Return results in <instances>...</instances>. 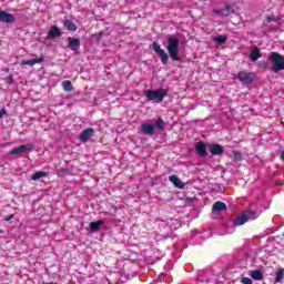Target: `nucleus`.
I'll use <instances>...</instances> for the list:
<instances>
[{"label": "nucleus", "mask_w": 284, "mask_h": 284, "mask_svg": "<svg viewBox=\"0 0 284 284\" xmlns=\"http://www.w3.org/2000/svg\"><path fill=\"white\" fill-rule=\"evenodd\" d=\"M268 63H272L270 71L273 74H278V72H283L284 70V55L273 51L268 55Z\"/></svg>", "instance_id": "nucleus-1"}, {"label": "nucleus", "mask_w": 284, "mask_h": 284, "mask_svg": "<svg viewBox=\"0 0 284 284\" xmlns=\"http://www.w3.org/2000/svg\"><path fill=\"white\" fill-rule=\"evenodd\" d=\"M256 219H258V213H256V211L247 210L235 217L233 225H235V227H241V225H245L248 221H256Z\"/></svg>", "instance_id": "nucleus-2"}, {"label": "nucleus", "mask_w": 284, "mask_h": 284, "mask_svg": "<svg viewBox=\"0 0 284 284\" xmlns=\"http://www.w3.org/2000/svg\"><path fill=\"white\" fill-rule=\"evenodd\" d=\"M166 50L169 52V57H171L172 61H181V57L179 55V39L174 37L168 38Z\"/></svg>", "instance_id": "nucleus-3"}, {"label": "nucleus", "mask_w": 284, "mask_h": 284, "mask_svg": "<svg viewBox=\"0 0 284 284\" xmlns=\"http://www.w3.org/2000/svg\"><path fill=\"white\" fill-rule=\"evenodd\" d=\"M144 97H146L148 101H154L155 103H163V99L168 97V90L165 89L145 90Z\"/></svg>", "instance_id": "nucleus-4"}, {"label": "nucleus", "mask_w": 284, "mask_h": 284, "mask_svg": "<svg viewBox=\"0 0 284 284\" xmlns=\"http://www.w3.org/2000/svg\"><path fill=\"white\" fill-rule=\"evenodd\" d=\"M153 51L160 57L161 63L163 65H168V61H170V55H168V52L161 48V44L153 42L152 43Z\"/></svg>", "instance_id": "nucleus-5"}, {"label": "nucleus", "mask_w": 284, "mask_h": 284, "mask_svg": "<svg viewBox=\"0 0 284 284\" xmlns=\"http://www.w3.org/2000/svg\"><path fill=\"white\" fill-rule=\"evenodd\" d=\"M237 79L244 85H252V83H254V73H250L247 71H240L237 73Z\"/></svg>", "instance_id": "nucleus-6"}, {"label": "nucleus", "mask_w": 284, "mask_h": 284, "mask_svg": "<svg viewBox=\"0 0 284 284\" xmlns=\"http://www.w3.org/2000/svg\"><path fill=\"white\" fill-rule=\"evenodd\" d=\"M32 150H34V144L27 143V144H22L20 146L13 148L10 151V154H23V152H32Z\"/></svg>", "instance_id": "nucleus-7"}, {"label": "nucleus", "mask_w": 284, "mask_h": 284, "mask_svg": "<svg viewBox=\"0 0 284 284\" xmlns=\"http://www.w3.org/2000/svg\"><path fill=\"white\" fill-rule=\"evenodd\" d=\"M95 134V131L93 128H89V129H85L83 130L80 135H79V140L82 142V143H88V141H90V139H92V136H94Z\"/></svg>", "instance_id": "nucleus-8"}, {"label": "nucleus", "mask_w": 284, "mask_h": 284, "mask_svg": "<svg viewBox=\"0 0 284 284\" xmlns=\"http://www.w3.org/2000/svg\"><path fill=\"white\" fill-rule=\"evenodd\" d=\"M14 21H17V18H14V14L8 13L7 11H3V9H0L1 23H14Z\"/></svg>", "instance_id": "nucleus-9"}, {"label": "nucleus", "mask_w": 284, "mask_h": 284, "mask_svg": "<svg viewBox=\"0 0 284 284\" xmlns=\"http://www.w3.org/2000/svg\"><path fill=\"white\" fill-rule=\"evenodd\" d=\"M63 32L61 31V28H59L57 24L51 26L50 30L47 33L48 39H59Z\"/></svg>", "instance_id": "nucleus-10"}, {"label": "nucleus", "mask_w": 284, "mask_h": 284, "mask_svg": "<svg viewBox=\"0 0 284 284\" xmlns=\"http://www.w3.org/2000/svg\"><path fill=\"white\" fill-rule=\"evenodd\" d=\"M80 47H81V40H79V38H72V37L68 38L67 48H69L70 50H72L74 52V51H77V48H80Z\"/></svg>", "instance_id": "nucleus-11"}, {"label": "nucleus", "mask_w": 284, "mask_h": 284, "mask_svg": "<svg viewBox=\"0 0 284 284\" xmlns=\"http://www.w3.org/2000/svg\"><path fill=\"white\" fill-rule=\"evenodd\" d=\"M169 181L171 183H173V185L175 187H178V190H184L185 189V183H183V181H181V179L176 175L169 176Z\"/></svg>", "instance_id": "nucleus-12"}, {"label": "nucleus", "mask_w": 284, "mask_h": 284, "mask_svg": "<svg viewBox=\"0 0 284 284\" xmlns=\"http://www.w3.org/2000/svg\"><path fill=\"white\" fill-rule=\"evenodd\" d=\"M142 134H146L148 136H152L154 134V124L142 123L141 124Z\"/></svg>", "instance_id": "nucleus-13"}, {"label": "nucleus", "mask_w": 284, "mask_h": 284, "mask_svg": "<svg viewBox=\"0 0 284 284\" xmlns=\"http://www.w3.org/2000/svg\"><path fill=\"white\" fill-rule=\"evenodd\" d=\"M195 150L200 156L207 155V144H205V142H197L195 145Z\"/></svg>", "instance_id": "nucleus-14"}, {"label": "nucleus", "mask_w": 284, "mask_h": 284, "mask_svg": "<svg viewBox=\"0 0 284 284\" xmlns=\"http://www.w3.org/2000/svg\"><path fill=\"white\" fill-rule=\"evenodd\" d=\"M210 150H211V154H213V156H219L225 152V149L223 148V145H220V144L211 145Z\"/></svg>", "instance_id": "nucleus-15"}, {"label": "nucleus", "mask_w": 284, "mask_h": 284, "mask_svg": "<svg viewBox=\"0 0 284 284\" xmlns=\"http://www.w3.org/2000/svg\"><path fill=\"white\" fill-rule=\"evenodd\" d=\"M45 61L44 57H40L38 59H31V60H23L21 62V65H37V63H43Z\"/></svg>", "instance_id": "nucleus-16"}, {"label": "nucleus", "mask_w": 284, "mask_h": 284, "mask_svg": "<svg viewBox=\"0 0 284 284\" xmlns=\"http://www.w3.org/2000/svg\"><path fill=\"white\" fill-rule=\"evenodd\" d=\"M263 57V54L261 53V49L258 48H254L252 51H251V54H250V60L255 62V61H258V59H261Z\"/></svg>", "instance_id": "nucleus-17"}, {"label": "nucleus", "mask_w": 284, "mask_h": 284, "mask_svg": "<svg viewBox=\"0 0 284 284\" xmlns=\"http://www.w3.org/2000/svg\"><path fill=\"white\" fill-rule=\"evenodd\" d=\"M224 210H227V205L221 201L215 202L212 206V212H223Z\"/></svg>", "instance_id": "nucleus-18"}, {"label": "nucleus", "mask_w": 284, "mask_h": 284, "mask_svg": "<svg viewBox=\"0 0 284 284\" xmlns=\"http://www.w3.org/2000/svg\"><path fill=\"white\" fill-rule=\"evenodd\" d=\"M64 28L69 30V32H77V24L72 20H63L62 21Z\"/></svg>", "instance_id": "nucleus-19"}, {"label": "nucleus", "mask_w": 284, "mask_h": 284, "mask_svg": "<svg viewBox=\"0 0 284 284\" xmlns=\"http://www.w3.org/2000/svg\"><path fill=\"white\" fill-rule=\"evenodd\" d=\"M230 10H232V6L226 4L224 9L214 10V12H216V14H221V17H230V14H232Z\"/></svg>", "instance_id": "nucleus-20"}, {"label": "nucleus", "mask_w": 284, "mask_h": 284, "mask_svg": "<svg viewBox=\"0 0 284 284\" xmlns=\"http://www.w3.org/2000/svg\"><path fill=\"white\" fill-rule=\"evenodd\" d=\"M105 222L103 220H98L95 222H91L90 223V230L91 232H99V230L101 229V225H104Z\"/></svg>", "instance_id": "nucleus-21"}, {"label": "nucleus", "mask_w": 284, "mask_h": 284, "mask_svg": "<svg viewBox=\"0 0 284 284\" xmlns=\"http://www.w3.org/2000/svg\"><path fill=\"white\" fill-rule=\"evenodd\" d=\"M48 174L49 173L45 171H38L31 175V181H39V179H45Z\"/></svg>", "instance_id": "nucleus-22"}, {"label": "nucleus", "mask_w": 284, "mask_h": 284, "mask_svg": "<svg viewBox=\"0 0 284 284\" xmlns=\"http://www.w3.org/2000/svg\"><path fill=\"white\" fill-rule=\"evenodd\" d=\"M250 276L254 281H263V273L258 270L250 271Z\"/></svg>", "instance_id": "nucleus-23"}, {"label": "nucleus", "mask_w": 284, "mask_h": 284, "mask_svg": "<svg viewBox=\"0 0 284 284\" xmlns=\"http://www.w3.org/2000/svg\"><path fill=\"white\" fill-rule=\"evenodd\" d=\"M62 88H63L64 92H72L74 90V87H72V82L70 80L63 81Z\"/></svg>", "instance_id": "nucleus-24"}, {"label": "nucleus", "mask_w": 284, "mask_h": 284, "mask_svg": "<svg viewBox=\"0 0 284 284\" xmlns=\"http://www.w3.org/2000/svg\"><path fill=\"white\" fill-rule=\"evenodd\" d=\"M153 125H154V128H159V130L161 132H163V130H165V122L163 121V118H159Z\"/></svg>", "instance_id": "nucleus-25"}, {"label": "nucleus", "mask_w": 284, "mask_h": 284, "mask_svg": "<svg viewBox=\"0 0 284 284\" xmlns=\"http://www.w3.org/2000/svg\"><path fill=\"white\" fill-rule=\"evenodd\" d=\"M284 278V268H280L275 276V283H283Z\"/></svg>", "instance_id": "nucleus-26"}, {"label": "nucleus", "mask_w": 284, "mask_h": 284, "mask_svg": "<svg viewBox=\"0 0 284 284\" xmlns=\"http://www.w3.org/2000/svg\"><path fill=\"white\" fill-rule=\"evenodd\" d=\"M59 176H68L70 174V169L61 168L57 170Z\"/></svg>", "instance_id": "nucleus-27"}, {"label": "nucleus", "mask_w": 284, "mask_h": 284, "mask_svg": "<svg viewBox=\"0 0 284 284\" xmlns=\"http://www.w3.org/2000/svg\"><path fill=\"white\" fill-rule=\"evenodd\" d=\"M214 41H215V43H220V45H223V43L227 42V37H225V36H217L214 39Z\"/></svg>", "instance_id": "nucleus-28"}, {"label": "nucleus", "mask_w": 284, "mask_h": 284, "mask_svg": "<svg viewBox=\"0 0 284 284\" xmlns=\"http://www.w3.org/2000/svg\"><path fill=\"white\" fill-rule=\"evenodd\" d=\"M258 68H261V70H270V62L263 60L258 63Z\"/></svg>", "instance_id": "nucleus-29"}, {"label": "nucleus", "mask_w": 284, "mask_h": 284, "mask_svg": "<svg viewBox=\"0 0 284 284\" xmlns=\"http://www.w3.org/2000/svg\"><path fill=\"white\" fill-rule=\"evenodd\" d=\"M233 160L234 161H243V154L239 151H233Z\"/></svg>", "instance_id": "nucleus-30"}, {"label": "nucleus", "mask_w": 284, "mask_h": 284, "mask_svg": "<svg viewBox=\"0 0 284 284\" xmlns=\"http://www.w3.org/2000/svg\"><path fill=\"white\" fill-rule=\"evenodd\" d=\"M4 82L8 85H12L14 83V78L12 77V74L8 75L7 78H4Z\"/></svg>", "instance_id": "nucleus-31"}, {"label": "nucleus", "mask_w": 284, "mask_h": 284, "mask_svg": "<svg viewBox=\"0 0 284 284\" xmlns=\"http://www.w3.org/2000/svg\"><path fill=\"white\" fill-rule=\"evenodd\" d=\"M240 283H242V284H252V278H250V277H242Z\"/></svg>", "instance_id": "nucleus-32"}, {"label": "nucleus", "mask_w": 284, "mask_h": 284, "mask_svg": "<svg viewBox=\"0 0 284 284\" xmlns=\"http://www.w3.org/2000/svg\"><path fill=\"white\" fill-rule=\"evenodd\" d=\"M266 21H267V23H272V21H276V17H274V16H268V17L266 18Z\"/></svg>", "instance_id": "nucleus-33"}, {"label": "nucleus", "mask_w": 284, "mask_h": 284, "mask_svg": "<svg viewBox=\"0 0 284 284\" xmlns=\"http://www.w3.org/2000/svg\"><path fill=\"white\" fill-rule=\"evenodd\" d=\"M6 114H7L6 109L0 110V119H3V116H6Z\"/></svg>", "instance_id": "nucleus-34"}, {"label": "nucleus", "mask_w": 284, "mask_h": 284, "mask_svg": "<svg viewBox=\"0 0 284 284\" xmlns=\"http://www.w3.org/2000/svg\"><path fill=\"white\" fill-rule=\"evenodd\" d=\"M12 219H14V215L10 214L4 217V221H12Z\"/></svg>", "instance_id": "nucleus-35"}, {"label": "nucleus", "mask_w": 284, "mask_h": 284, "mask_svg": "<svg viewBox=\"0 0 284 284\" xmlns=\"http://www.w3.org/2000/svg\"><path fill=\"white\" fill-rule=\"evenodd\" d=\"M42 284H58L57 282H42Z\"/></svg>", "instance_id": "nucleus-36"}, {"label": "nucleus", "mask_w": 284, "mask_h": 284, "mask_svg": "<svg viewBox=\"0 0 284 284\" xmlns=\"http://www.w3.org/2000/svg\"><path fill=\"white\" fill-rule=\"evenodd\" d=\"M281 159H282V161H284V151L281 154Z\"/></svg>", "instance_id": "nucleus-37"}]
</instances>
